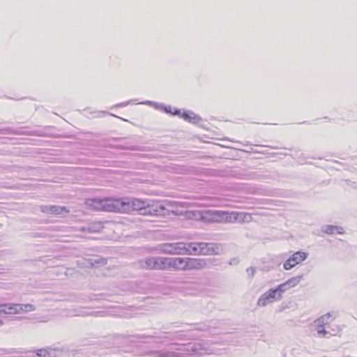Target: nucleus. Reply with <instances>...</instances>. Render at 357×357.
<instances>
[{
  "label": "nucleus",
  "instance_id": "obj_1",
  "mask_svg": "<svg viewBox=\"0 0 357 357\" xmlns=\"http://www.w3.org/2000/svg\"><path fill=\"white\" fill-rule=\"evenodd\" d=\"M135 341L142 343L152 344L156 349H147L144 354H153L156 357H188V356H202L211 354L212 350L200 342L183 344L174 350L178 345L177 340H185L195 337L190 329L188 331H158L151 334H140L133 337Z\"/></svg>",
  "mask_w": 357,
  "mask_h": 357
},
{
  "label": "nucleus",
  "instance_id": "obj_2",
  "mask_svg": "<svg viewBox=\"0 0 357 357\" xmlns=\"http://www.w3.org/2000/svg\"><path fill=\"white\" fill-rule=\"evenodd\" d=\"M91 202V205L96 210L127 213L133 211L140 212L145 206L149 205V201L137 198L94 199Z\"/></svg>",
  "mask_w": 357,
  "mask_h": 357
},
{
  "label": "nucleus",
  "instance_id": "obj_3",
  "mask_svg": "<svg viewBox=\"0 0 357 357\" xmlns=\"http://www.w3.org/2000/svg\"><path fill=\"white\" fill-rule=\"evenodd\" d=\"M189 255H220L222 252V248L219 244L204 242L189 243Z\"/></svg>",
  "mask_w": 357,
  "mask_h": 357
},
{
  "label": "nucleus",
  "instance_id": "obj_4",
  "mask_svg": "<svg viewBox=\"0 0 357 357\" xmlns=\"http://www.w3.org/2000/svg\"><path fill=\"white\" fill-rule=\"evenodd\" d=\"M189 243L176 242L172 243H164L159 245L158 250L168 255H189Z\"/></svg>",
  "mask_w": 357,
  "mask_h": 357
},
{
  "label": "nucleus",
  "instance_id": "obj_5",
  "mask_svg": "<svg viewBox=\"0 0 357 357\" xmlns=\"http://www.w3.org/2000/svg\"><path fill=\"white\" fill-rule=\"evenodd\" d=\"M36 310L34 305L31 304H20V303H2L0 304V315L1 314H16Z\"/></svg>",
  "mask_w": 357,
  "mask_h": 357
},
{
  "label": "nucleus",
  "instance_id": "obj_6",
  "mask_svg": "<svg viewBox=\"0 0 357 357\" xmlns=\"http://www.w3.org/2000/svg\"><path fill=\"white\" fill-rule=\"evenodd\" d=\"M211 217L209 220L213 222H231L232 220L241 222L244 221L246 215L243 213H228L221 211H214L210 213Z\"/></svg>",
  "mask_w": 357,
  "mask_h": 357
},
{
  "label": "nucleus",
  "instance_id": "obj_7",
  "mask_svg": "<svg viewBox=\"0 0 357 357\" xmlns=\"http://www.w3.org/2000/svg\"><path fill=\"white\" fill-rule=\"evenodd\" d=\"M143 268L151 270H165V257H148L140 261Z\"/></svg>",
  "mask_w": 357,
  "mask_h": 357
},
{
  "label": "nucleus",
  "instance_id": "obj_8",
  "mask_svg": "<svg viewBox=\"0 0 357 357\" xmlns=\"http://www.w3.org/2000/svg\"><path fill=\"white\" fill-rule=\"evenodd\" d=\"M279 293L273 288L263 294L257 301V305L261 307H265L268 303H273L275 301L280 300Z\"/></svg>",
  "mask_w": 357,
  "mask_h": 357
},
{
  "label": "nucleus",
  "instance_id": "obj_9",
  "mask_svg": "<svg viewBox=\"0 0 357 357\" xmlns=\"http://www.w3.org/2000/svg\"><path fill=\"white\" fill-rule=\"evenodd\" d=\"M187 257H165V270L173 268L176 270L186 271Z\"/></svg>",
  "mask_w": 357,
  "mask_h": 357
},
{
  "label": "nucleus",
  "instance_id": "obj_10",
  "mask_svg": "<svg viewBox=\"0 0 357 357\" xmlns=\"http://www.w3.org/2000/svg\"><path fill=\"white\" fill-rule=\"evenodd\" d=\"M303 275L294 276L287 280L286 282L279 284L274 288L279 293L280 298H282V294L291 287L296 286L302 280Z\"/></svg>",
  "mask_w": 357,
  "mask_h": 357
},
{
  "label": "nucleus",
  "instance_id": "obj_11",
  "mask_svg": "<svg viewBox=\"0 0 357 357\" xmlns=\"http://www.w3.org/2000/svg\"><path fill=\"white\" fill-rule=\"evenodd\" d=\"M307 257V254L304 252H296L291 257L287 259L283 267L285 270H290L294 268L296 264H300L304 261Z\"/></svg>",
  "mask_w": 357,
  "mask_h": 357
},
{
  "label": "nucleus",
  "instance_id": "obj_12",
  "mask_svg": "<svg viewBox=\"0 0 357 357\" xmlns=\"http://www.w3.org/2000/svg\"><path fill=\"white\" fill-rule=\"evenodd\" d=\"M40 211L46 214H52L55 215H61L69 212L66 206L42 205L40 206Z\"/></svg>",
  "mask_w": 357,
  "mask_h": 357
},
{
  "label": "nucleus",
  "instance_id": "obj_13",
  "mask_svg": "<svg viewBox=\"0 0 357 357\" xmlns=\"http://www.w3.org/2000/svg\"><path fill=\"white\" fill-rule=\"evenodd\" d=\"M107 312L105 311H91L89 309L86 307H81L79 309H74L73 310L71 316H80V317H86V316H93V317H105L107 316Z\"/></svg>",
  "mask_w": 357,
  "mask_h": 357
},
{
  "label": "nucleus",
  "instance_id": "obj_14",
  "mask_svg": "<svg viewBox=\"0 0 357 357\" xmlns=\"http://www.w3.org/2000/svg\"><path fill=\"white\" fill-rule=\"evenodd\" d=\"M207 267V261L204 259H195L187 257L186 271L199 270Z\"/></svg>",
  "mask_w": 357,
  "mask_h": 357
},
{
  "label": "nucleus",
  "instance_id": "obj_15",
  "mask_svg": "<svg viewBox=\"0 0 357 357\" xmlns=\"http://www.w3.org/2000/svg\"><path fill=\"white\" fill-rule=\"evenodd\" d=\"M330 317V313H327L314 321V324L317 326V334L319 337H326L328 333V332L323 328V326L326 324V320Z\"/></svg>",
  "mask_w": 357,
  "mask_h": 357
},
{
  "label": "nucleus",
  "instance_id": "obj_16",
  "mask_svg": "<svg viewBox=\"0 0 357 357\" xmlns=\"http://www.w3.org/2000/svg\"><path fill=\"white\" fill-rule=\"evenodd\" d=\"M191 328L190 329V331L191 334H193L195 331H199V332H205L208 331L211 328H214L215 326L211 324V321H206V322H200V323H195L193 324H190Z\"/></svg>",
  "mask_w": 357,
  "mask_h": 357
},
{
  "label": "nucleus",
  "instance_id": "obj_17",
  "mask_svg": "<svg viewBox=\"0 0 357 357\" xmlns=\"http://www.w3.org/2000/svg\"><path fill=\"white\" fill-rule=\"evenodd\" d=\"M61 351L54 348L40 349L37 351L36 355L39 357H58Z\"/></svg>",
  "mask_w": 357,
  "mask_h": 357
},
{
  "label": "nucleus",
  "instance_id": "obj_18",
  "mask_svg": "<svg viewBox=\"0 0 357 357\" xmlns=\"http://www.w3.org/2000/svg\"><path fill=\"white\" fill-rule=\"evenodd\" d=\"M181 118L188 122L195 124L198 123L202 121V118L192 111L183 112L181 114Z\"/></svg>",
  "mask_w": 357,
  "mask_h": 357
},
{
  "label": "nucleus",
  "instance_id": "obj_19",
  "mask_svg": "<svg viewBox=\"0 0 357 357\" xmlns=\"http://www.w3.org/2000/svg\"><path fill=\"white\" fill-rule=\"evenodd\" d=\"M323 231L328 234H342L344 232V230L342 227L333 225H326Z\"/></svg>",
  "mask_w": 357,
  "mask_h": 357
},
{
  "label": "nucleus",
  "instance_id": "obj_20",
  "mask_svg": "<svg viewBox=\"0 0 357 357\" xmlns=\"http://www.w3.org/2000/svg\"><path fill=\"white\" fill-rule=\"evenodd\" d=\"M139 103L146 105L152 106L155 109L160 110V111H163L164 109H166V105H165L164 103L156 102H153V101H151V100H145V101H142Z\"/></svg>",
  "mask_w": 357,
  "mask_h": 357
},
{
  "label": "nucleus",
  "instance_id": "obj_21",
  "mask_svg": "<svg viewBox=\"0 0 357 357\" xmlns=\"http://www.w3.org/2000/svg\"><path fill=\"white\" fill-rule=\"evenodd\" d=\"M151 215H163L162 211L165 210V206L162 205L160 206H150Z\"/></svg>",
  "mask_w": 357,
  "mask_h": 357
},
{
  "label": "nucleus",
  "instance_id": "obj_22",
  "mask_svg": "<svg viewBox=\"0 0 357 357\" xmlns=\"http://www.w3.org/2000/svg\"><path fill=\"white\" fill-rule=\"evenodd\" d=\"M3 134H15V135H22V134H28L26 132L22 131L18 129H13L12 128H6L3 129L1 132Z\"/></svg>",
  "mask_w": 357,
  "mask_h": 357
},
{
  "label": "nucleus",
  "instance_id": "obj_23",
  "mask_svg": "<svg viewBox=\"0 0 357 357\" xmlns=\"http://www.w3.org/2000/svg\"><path fill=\"white\" fill-rule=\"evenodd\" d=\"M100 228V226H98V228H95V227H93V226H87V227H82V230L90 232V233H93V232L99 231Z\"/></svg>",
  "mask_w": 357,
  "mask_h": 357
},
{
  "label": "nucleus",
  "instance_id": "obj_24",
  "mask_svg": "<svg viewBox=\"0 0 357 357\" xmlns=\"http://www.w3.org/2000/svg\"><path fill=\"white\" fill-rule=\"evenodd\" d=\"M139 213L141 215H151V208H150V204L149 205V206H145L144 207V209H142Z\"/></svg>",
  "mask_w": 357,
  "mask_h": 357
},
{
  "label": "nucleus",
  "instance_id": "obj_25",
  "mask_svg": "<svg viewBox=\"0 0 357 357\" xmlns=\"http://www.w3.org/2000/svg\"><path fill=\"white\" fill-rule=\"evenodd\" d=\"M246 271L249 276L252 277L255 275L256 270L253 267H249L247 268Z\"/></svg>",
  "mask_w": 357,
  "mask_h": 357
},
{
  "label": "nucleus",
  "instance_id": "obj_26",
  "mask_svg": "<svg viewBox=\"0 0 357 357\" xmlns=\"http://www.w3.org/2000/svg\"><path fill=\"white\" fill-rule=\"evenodd\" d=\"M182 113L183 112H181L180 109L175 108V109H174V111L172 110L171 114L174 115V116H180L181 117Z\"/></svg>",
  "mask_w": 357,
  "mask_h": 357
},
{
  "label": "nucleus",
  "instance_id": "obj_27",
  "mask_svg": "<svg viewBox=\"0 0 357 357\" xmlns=\"http://www.w3.org/2000/svg\"><path fill=\"white\" fill-rule=\"evenodd\" d=\"M131 102V100L123 102L121 103H119L116 105V107H123L129 105V103Z\"/></svg>",
  "mask_w": 357,
  "mask_h": 357
},
{
  "label": "nucleus",
  "instance_id": "obj_28",
  "mask_svg": "<svg viewBox=\"0 0 357 357\" xmlns=\"http://www.w3.org/2000/svg\"><path fill=\"white\" fill-rule=\"evenodd\" d=\"M97 296H98L97 295H93L92 296H89L88 298H84V299H83V302H84V303H86V302H87L88 301H94V300H97V299H98V298H97Z\"/></svg>",
  "mask_w": 357,
  "mask_h": 357
},
{
  "label": "nucleus",
  "instance_id": "obj_29",
  "mask_svg": "<svg viewBox=\"0 0 357 357\" xmlns=\"http://www.w3.org/2000/svg\"><path fill=\"white\" fill-rule=\"evenodd\" d=\"M163 112H165L167 114H171L172 113V107L169 105H166V109H164Z\"/></svg>",
  "mask_w": 357,
  "mask_h": 357
},
{
  "label": "nucleus",
  "instance_id": "obj_30",
  "mask_svg": "<svg viewBox=\"0 0 357 357\" xmlns=\"http://www.w3.org/2000/svg\"><path fill=\"white\" fill-rule=\"evenodd\" d=\"M238 261L236 259H235V258L231 259L230 260V261H229V264H230V265L236 264H238Z\"/></svg>",
  "mask_w": 357,
  "mask_h": 357
},
{
  "label": "nucleus",
  "instance_id": "obj_31",
  "mask_svg": "<svg viewBox=\"0 0 357 357\" xmlns=\"http://www.w3.org/2000/svg\"><path fill=\"white\" fill-rule=\"evenodd\" d=\"M32 135H36V136H42V134L39 131H33L29 133Z\"/></svg>",
  "mask_w": 357,
  "mask_h": 357
},
{
  "label": "nucleus",
  "instance_id": "obj_32",
  "mask_svg": "<svg viewBox=\"0 0 357 357\" xmlns=\"http://www.w3.org/2000/svg\"><path fill=\"white\" fill-rule=\"evenodd\" d=\"M3 324V321L0 320V326H2Z\"/></svg>",
  "mask_w": 357,
  "mask_h": 357
}]
</instances>
